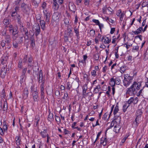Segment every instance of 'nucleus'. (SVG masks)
<instances>
[{
	"instance_id": "obj_8",
	"label": "nucleus",
	"mask_w": 148,
	"mask_h": 148,
	"mask_svg": "<svg viewBox=\"0 0 148 148\" xmlns=\"http://www.w3.org/2000/svg\"><path fill=\"white\" fill-rule=\"evenodd\" d=\"M141 86V83L137 81H134L133 82L131 86L133 88L135 89L136 91L140 89Z\"/></svg>"
},
{
	"instance_id": "obj_15",
	"label": "nucleus",
	"mask_w": 148,
	"mask_h": 148,
	"mask_svg": "<svg viewBox=\"0 0 148 148\" xmlns=\"http://www.w3.org/2000/svg\"><path fill=\"white\" fill-rule=\"evenodd\" d=\"M32 93L34 101H38V96L37 91H34V92H32Z\"/></svg>"
},
{
	"instance_id": "obj_50",
	"label": "nucleus",
	"mask_w": 148,
	"mask_h": 148,
	"mask_svg": "<svg viewBox=\"0 0 148 148\" xmlns=\"http://www.w3.org/2000/svg\"><path fill=\"white\" fill-rule=\"evenodd\" d=\"M71 83L70 82H68L66 84V88L68 90H70L71 89Z\"/></svg>"
},
{
	"instance_id": "obj_57",
	"label": "nucleus",
	"mask_w": 148,
	"mask_h": 148,
	"mask_svg": "<svg viewBox=\"0 0 148 148\" xmlns=\"http://www.w3.org/2000/svg\"><path fill=\"white\" fill-rule=\"evenodd\" d=\"M92 21L95 23L96 25H98L99 24L100 22L98 20L93 19L92 20Z\"/></svg>"
},
{
	"instance_id": "obj_32",
	"label": "nucleus",
	"mask_w": 148,
	"mask_h": 148,
	"mask_svg": "<svg viewBox=\"0 0 148 148\" xmlns=\"http://www.w3.org/2000/svg\"><path fill=\"white\" fill-rule=\"evenodd\" d=\"M101 86L100 85H98L96 86L94 90V92L95 93H97L101 89Z\"/></svg>"
},
{
	"instance_id": "obj_3",
	"label": "nucleus",
	"mask_w": 148,
	"mask_h": 148,
	"mask_svg": "<svg viewBox=\"0 0 148 148\" xmlns=\"http://www.w3.org/2000/svg\"><path fill=\"white\" fill-rule=\"evenodd\" d=\"M21 8L23 12L26 14L29 13L31 9L29 4H26L24 2H23L21 3Z\"/></svg>"
},
{
	"instance_id": "obj_24",
	"label": "nucleus",
	"mask_w": 148,
	"mask_h": 148,
	"mask_svg": "<svg viewBox=\"0 0 148 148\" xmlns=\"http://www.w3.org/2000/svg\"><path fill=\"white\" fill-rule=\"evenodd\" d=\"M44 84H41L40 86L41 95L42 98L44 97Z\"/></svg>"
},
{
	"instance_id": "obj_10",
	"label": "nucleus",
	"mask_w": 148,
	"mask_h": 148,
	"mask_svg": "<svg viewBox=\"0 0 148 148\" xmlns=\"http://www.w3.org/2000/svg\"><path fill=\"white\" fill-rule=\"evenodd\" d=\"M7 71V68L6 66H3L2 67L1 72V77L2 78H4L6 75Z\"/></svg>"
},
{
	"instance_id": "obj_31",
	"label": "nucleus",
	"mask_w": 148,
	"mask_h": 148,
	"mask_svg": "<svg viewBox=\"0 0 148 148\" xmlns=\"http://www.w3.org/2000/svg\"><path fill=\"white\" fill-rule=\"evenodd\" d=\"M79 27H77V26H75L73 28V29L74 31V32L76 34V36L77 38L79 36Z\"/></svg>"
},
{
	"instance_id": "obj_35",
	"label": "nucleus",
	"mask_w": 148,
	"mask_h": 148,
	"mask_svg": "<svg viewBox=\"0 0 148 148\" xmlns=\"http://www.w3.org/2000/svg\"><path fill=\"white\" fill-rule=\"evenodd\" d=\"M40 24L41 26V28L43 30H44L45 28V21L43 20H40Z\"/></svg>"
},
{
	"instance_id": "obj_64",
	"label": "nucleus",
	"mask_w": 148,
	"mask_h": 148,
	"mask_svg": "<svg viewBox=\"0 0 148 148\" xmlns=\"http://www.w3.org/2000/svg\"><path fill=\"white\" fill-rule=\"evenodd\" d=\"M7 125L5 124L3 126V130L4 132H5L7 130Z\"/></svg>"
},
{
	"instance_id": "obj_33",
	"label": "nucleus",
	"mask_w": 148,
	"mask_h": 148,
	"mask_svg": "<svg viewBox=\"0 0 148 148\" xmlns=\"http://www.w3.org/2000/svg\"><path fill=\"white\" fill-rule=\"evenodd\" d=\"M120 128V125H116L114 129V131L116 133H118L119 132Z\"/></svg>"
},
{
	"instance_id": "obj_52",
	"label": "nucleus",
	"mask_w": 148,
	"mask_h": 148,
	"mask_svg": "<svg viewBox=\"0 0 148 148\" xmlns=\"http://www.w3.org/2000/svg\"><path fill=\"white\" fill-rule=\"evenodd\" d=\"M69 19L66 18H65L64 19V23L65 24V25H68L69 24Z\"/></svg>"
},
{
	"instance_id": "obj_54",
	"label": "nucleus",
	"mask_w": 148,
	"mask_h": 148,
	"mask_svg": "<svg viewBox=\"0 0 148 148\" xmlns=\"http://www.w3.org/2000/svg\"><path fill=\"white\" fill-rule=\"evenodd\" d=\"M1 96V97H3V98H5V97L6 96V95L5 93V90L4 89H3V90H2Z\"/></svg>"
},
{
	"instance_id": "obj_62",
	"label": "nucleus",
	"mask_w": 148,
	"mask_h": 148,
	"mask_svg": "<svg viewBox=\"0 0 148 148\" xmlns=\"http://www.w3.org/2000/svg\"><path fill=\"white\" fill-rule=\"evenodd\" d=\"M139 118L136 117L135 119V122L136 126H138L139 123Z\"/></svg>"
},
{
	"instance_id": "obj_11",
	"label": "nucleus",
	"mask_w": 148,
	"mask_h": 148,
	"mask_svg": "<svg viewBox=\"0 0 148 148\" xmlns=\"http://www.w3.org/2000/svg\"><path fill=\"white\" fill-rule=\"evenodd\" d=\"M116 14L118 16L120 17V19L121 21H122L123 20V17L125 15L124 12H122V11L121 9H119L117 10Z\"/></svg>"
},
{
	"instance_id": "obj_41",
	"label": "nucleus",
	"mask_w": 148,
	"mask_h": 148,
	"mask_svg": "<svg viewBox=\"0 0 148 148\" xmlns=\"http://www.w3.org/2000/svg\"><path fill=\"white\" fill-rule=\"evenodd\" d=\"M44 18L46 22H48L49 21V13H47L44 14Z\"/></svg>"
},
{
	"instance_id": "obj_48",
	"label": "nucleus",
	"mask_w": 148,
	"mask_h": 148,
	"mask_svg": "<svg viewBox=\"0 0 148 148\" xmlns=\"http://www.w3.org/2000/svg\"><path fill=\"white\" fill-rule=\"evenodd\" d=\"M3 23L5 25H8L10 23L9 20L8 19H5L3 21Z\"/></svg>"
},
{
	"instance_id": "obj_2",
	"label": "nucleus",
	"mask_w": 148,
	"mask_h": 148,
	"mask_svg": "<svg viewBox=\"0 0 148 148\" xmlns=\"http://www.w3.org/2000/svg\"><path fill=\"white\" fill-rule=\"evenodd\" d=\"M133 78L127 74H124L123 80V85L126 87L129 86L132 81Z\"/></svg>"
},
{
	"instance_id": "obj_27",
	"label": "nucleus",
	"mask_w": 148,
	"mask_h": 148,
	"mask_svg": "<svg viewBox=\"0 0 148 148\" xmlns=\"http://www.w3.org/2000/svg\"><path fill=\"white\" fill-rule=\"evenodd\" d=\"M111 39L110 37H104L103 42L105 44H108L111 42Z\"/></svg>"
},
{
	"instance_id": "obj_23",
	"label": "nucleus",
	"mask_w": 148,
	"mask_h": 148,
	"mask_svg": "<svg viewBox=\"0 0 148 148\" xmlns=\"http://www.w3.org/2000/svg\"><path fill=\"white\" fill-rule=\"evenodd\" d=\"M40 1L41 0H32L31 2L32 3V5L35 7L37 8L38 7Z\"/></svg>"
},
{
	"instance_id": "obj_45",
	"label": "nucleus",
	"mask_w": 148,
	"mask_h": 148,
	"mask_svg": "<svg viewBox=\"0 0 148 148\" xmlns=\"http://www.w3.org/2000/svg\"><path fill=\"white\" fill-rule=\"evenodd\" d=\"M129 136V135L127 134H126L125 135L124 137L121 140V142L122 144L125 143L126 140L128 138Z\"/></svg>"
},
{
	"instance_id": "obj_19",
	"label": "nucleus",
	"mask_w": 148,
	"mask_h": 148,
	"mask_svg": "<svg viewBox=\"0 0 148 148\" xmlns=\"http://www.w3.org/2000/svg\"><path fill=\"white\" fill-rule=\"evenodd\" d=\"M108 143V140L105 137H102L101 139L100 143L103 146L106 145Z\"/></svg>"
},
{
	"instance_id": "obj_18",
	"label": "nucleus",
	"mask_w": 148,
	"mask_h": 148,
	"mask_svg": "<svg viewBox=\"0 0 148 148\" xmlns=\"http://www.w3.org/2000/svg\"><path fill=\"white\" fill-rule=\"evenodd\" d=\"M138 98L137 97H136L135 99V100H134V98L133 97H131L127 101V104L128 105H129L132 102H133L134 101V103H136L138 102V101L137 100Z\"/></svg>"
},
{
	"instance_id": "obj_12",
	"label": "nucleus",
	"mask_w": 148,
	"mask_h": 148,
	"mask_svg": "<svg viewBox=\"0 0 148 148\" xmlns=\"http://www.w3.org/2000/svg\"><path fill=\"white\" fill-rule=\"evenodd\" d=\"M60 16L58 12L54 13L52 16V20L56 22H58Z\"/></svg>"
},
{
	"instance_id": "obj_47",
	"label": "nucleus",
	"mask_w": 148,
	"mask_h": 148,
	"mask_svg": "<svg viewBox=\"0 0 148 148\" xmlns=\"http://www.w3.org/2000/svg\"><path fill=\"white\" fill-rule=\"evenodd\" d=\"M17 18V19L18 21V23L20 24L21 23V18L19 14H18L16 16Z\"/></svg>"
},
{
	"instance_id": "obj_17",
	"label": "nucleus",
	"mask_w": 148,
	"mask_h": 148,
	"mask_svg": "<svg viewBox=\"0 0 148 148\" xmlns=\"http://www.w3.org/2000/svg\"><path fill=\"white\" fill-rule=\"evenodd\" d=\"M39 83H42L41 84H45V79L43 77L42 73L41 71L39 73Z\"/></svg>"
},
{
	"instance_id": "obj_29",
	"label": "nucleus",
	"mask_w": 148,
	"mask_h": 148,
	"mask_svg": "<svg viewBox=\"0 0 148 148\" xmlns=\"http://www.w3.org/2000/svg\"><path fill=\"white\" fill-rule=\"evenodd\" d=\"M5 41L8 43H9L11 40L10 36L9 34H6L5 35Z\"/></svg>"
},
{
	"instance_id": "obj_14",
	"label": "nucleus",
	"mask_w": 148,
	"mask_h": 148,
	"mask_svg": "<svg viewBox=\"0 0 148 148\" xmlns=\"http://www.w3.org/2000/svg\"><path fill=\"white\" fill-rule=\"evenodd\" d=\"M29 92L28 89L27 88L24 89L23 94V98L24 99H27L28 97Z\"/></svg>"
},
{
	"instance_id": "obj_1",
	"label": "nucleus",
	"mask_w": 148,
	"mask_h": 148,
	"mask_svg": "<svg viewBox=\"0 0 148 148\" xmlns=\"http://www.w3.org/2000/svg\"><path fill=\"white\" fill-rule=\"evenodd\" d=\"M121 81L120 79L115 76H113L112 78L110 79V85L112 87V90L113 95H114L115 92V89L114 86L115 85V84L117 85L121 83Z\"/></svg>"
},
{
	"instance_id": "obj_46",
	"label": "nucleus",
	"mask_w": 148,
	"mask_h": 148,
	"mask_svg": "<svg viewBox=\"0 0 148 148\" xmlns=\"http://www.w3.org/2000/svg\"><path fill=\"white\" fill-rule=\"evenodd\" d=\"M18 66L20 68H22L23 67L22 60L21 59L19 61Z\"/></svg>"
},
{
	"instance_id": "obj_25",
	"label": "nucleus",
	"mask_w": 148,
	"mask_h": 148,
	"mask_svg": "<svg viewBox=\"0 0 148 148\" xmlns=\"http://www.w3.org/2000/svg\"><path fill=\"white\" fill-rule=\"evenodd\" d=\"M143 28L142 27H139L135 31H132V33L134 34H135L137 35L140 33L142 31Z\"/></svg>"
},
{
	"instance_id": "obj_56",
	"label": "nucleus",
	"mask_w": 148,
	"mask_h": 148,
	"mask_svg": "<svg viewBox=\"0 0 148 148\" xmlns=\"http://www.w3.org/2000/svg\"><path fill=\"white\" fill-rule=\"evenodd\" d=\"M91 74L92 76L95 77L96 75V71L95 70H92L91 71Z\"/></svg>"
},
{
	"instance_id": "obj_21",
	"label": "nucleus",
	"mask_w": 148,
	"mask_h": 148,
	"mask_svg": "<svg viewBox=\"0 0 148 148\" xmlns=\"http://www.w3.org/2000/svg\"><path fill=\"white\" fill-rule=\"evenodd\" d=\"M32 58L31 57H29L28 58L27 61V66L29 68H32L33 66V64L32 62Z\"/></svg>"
},
{
	"instance_id": "obj_34",
	"label": "nucleus",
	"mask_w": 148,
	"mask_h": 148,
	"mask_svg": "<svg viewBox=\"0 0 148 148\" xmlns=\"http://www.w3.org/2000/svg\"><path fill=\"white\" fill-rule=\"evenodd\" d=\"M143 113L142 110L140 109H139L137 110L136 113V117L140 118Z\"/></svg>"
},
{
	"instance_id": "obj_44",
	"label": "nucleus",
	"mask_w": 148,
	"mask_h": 148,
	"mask_svg": "<svg viewBox=\"0 0 148 148\" xmlns=\"http://www.w3.org/2000/svg\"><path fill=\"white\" fill-rule=\"evenodd\" d=\"M139 50V46L138 45L134 46L132 48V51L134 52L135 51H137Z\"/></svg>"
},
{
	"instance_id": "obj_60",
	"label": "nucleus",
	"mask_w": 148,
	"mask_h": 148,
	"mask_svg": "<svg viewBox=\"0 0 148 148\" xmlns=\"http://www.w3.org/2000/svg\"><path fill=\"white\" fill-rule=\"evenodd\" d=\"M46 3L45 2H43L42 4V9H45L46 8Z\"/></svg>"
},
{
	"instance_id": "obj_59",
	"label": "nucleus",
	"mask_w": 148,
	"mask_h": 148,
	"mask_svg": "<svg viewBox=\"0 0 148 148\" xmlns=\"http://www.w3.org/2000/svg\"><path fill=\"white\" fill-rule=\"evenodd\" d=\"M69 98L68 95L67 93L66 92V93H64V96L62 97L63 99H66Z\"/></svg>"
},
{
	"instance_id": "obj_16",
	"label": "nucleus",
	"mask_w": 148,
	"mask_h": 148,
	"mask_svg": "<svg viewBox=\"0 0 148 148\" xmlns=\"http://www.w3.org/2000/svg\"><path fill=\"white\" fill-rule=\"evenodd\" d=\"M52 3V7L55 10H58L59 8V5L58 3L57 0H53Z\"/></svg>"
},
{
	"instance_id": "obj_13",
	"label": "nucleus",
	"mask_w": 148,
	"mask_h": 148,
	"mask_svg": "<svg viewBox=\"0 0 148 148\" xmlns=\"http://www.w3.org/2000/svg\"><path fill=\"white\" fill-rule=\"evenodd\" d=\"M20 8L18 6H16L14 9L11 12V15L12 17L16 16L18 14L17 12L19 10Z\"/></svg>"
},
{
	"instance_id": "obj_37",
	"label": "nucleus",
	"mask_w": 148,
	"mask_h": 148,
	"mask_svg": "<svg viewBox=\"0 0 148 148\" xmlns=\"http://www.w3.org/2000/svg\"><path fill=\"white\" fill-rule=\"evenodd\" d=\"M15 140L17 146L21 144V140L20 139V136H16L15 137Z\"/></svg>"
},
{
	"instance_id": "obj_4",
	"label": "nucleus",
	"mask_w": 148,
	"mask_h": 148,
	"mask_svg": "<svg viewBox=\"0 0 148 148\" xmlns=\"http://www.w3.org/2000/svg\"><path fill=\"white\" fill-rule=\"evenodd\" d=\"M8 27L9 31L10 32L12 33V36L18 35V28L17 26L14 27L12 25H10Z\"/></svg>"
},
{
	"instance_id": "obj_36",
	"label": "nucleus",
	"mask_w": 148,
	"mask_h": 148,
	"mask_svg": "<svg viewBox=\"0 0 148 148\" xmlns=\"http://www.w3.org/2000/svg\"><path fill=\"white\" fill-rule=\"evenodd\" d=\"M20 30L21 32L22 33L24 32L27 29V28H25L23 24H20Z\"/></svg>"
},
{
	"instance_id": "obj_39",
	"label": "nucleus",
	"mask_w": 148,
	"mask_h": 148,
	"mask_svg": "<svg viewBox=\"0 0 148 148\" xmlns=\"http://www.w3.org/2000/svg\"><path fill=\"white\" fill-rule=\"evenodd\" d=\"M48 120L50 122L53 120V114L51 113H49L48 115Z\"/></svg>"
},
{
	"instance_id": "obj_53",
	"label": "nucleus",
	"mask_w": 148,
	"mask_h": 148,
	"mask_svg": "<svg viewBox=\"0 0 148 148\" xmlns=\"http://www.w3.org/2000/svg\"><path fill=\"white\" fill-rule=\"evenodd\" d=\"M114 121L113 120L111 121L110 126L108 127V129H110L112 128L114 125Z\"/></svg>"
},
{
	"instance_id": "obj_22",
	"label": "nucleus",
	"mask_w": 148,
	"mask_h": 148,
	"mask_svg": "<svg viewBox=\"0 0 148 148\" xmlns=\"http://www.w3.org/2000/svg\"><path fill=\"white\" fill-rule=\"evenodd\" d=\"M83 91L82 93L84 95L86 96V92L87 90L88 89V84H85L84 86L82 87Z\"/></svg>"
},
{
	"instance_id": "obj_28",
	"label": "nucleus",
	"mask_w": 148,
	"mask_h": 148,
	"mask_svg": "<svg viewBox=\"0 0 148 148\" xmlns=\"http://www.w3.org/2000/svg\"><path fill=\"white\" fill-rule=\"evenodd\" d=\"M118 105V103H117L114 107L113 111V114L115 116L116 115V114L118 112L119 110V107Z\"/></svg>"
},
{
	"instance_id": "obj_20",
	"label": "nucleus",
	"mask_w": 148,
	"mask_h": 148,
	"mask_svg": "<svg viewBox=\"0 0 148 148\" xmlns=\"http://www.w3.org/2000/svg\"><path fill=\"white\" fill-rule=\"evenodd\" d=\"M69 8L71 11L74 12L75 11V6L74 4L73 3H69Z\"/></svg>"
},
{
	"instance_id": "obj_51",
	"label": "nucleus",
	"mask_w": 148,
	"mask_h": 148,
	"mask_svg": "<svg viewBox=\"0 0 148 148\" xmlns=\"http://www.w3.org/2000/svg\"><path fill=\"white\" fill-rule=\"evenodd\" d=\"M55 120L58 123V124H60L61 122L60 119L58 116H55Z\"/></svg>"
},
{
	"instance_id": "obj_63",
	"label": "nucleus",
	"mask_w": 148,
	"mask_h": 148,
	"mask_svg": "<svg viewBox=\"0 0 148 148\" xmlns=\"http://www.w3.org/2000/svg\"><path fill=\"white\" fill-rule=\"evenodd\" d=\"M98 25L99 26V28L100 29V31L101 32H102L101 29L104 27L103 25V24H100V23H99V24Z\"/></svg>"
},
{
	"instance_id": "obj_43",
	"label": "nucleus",
	"mask_w": 148,
	"mask_h": 148,
	"mask_svg": "<svg viewBox=\"0 0 148 148\" xmlns=\"http://www.w3.org/2000/svg\"><path fill=\"white\" fill-rule=\"evenodd\" d=\"M30 88L31 91L32 92H34V91H37L36 87L35 88V86L34 85H33L32 86H31Z\"/></svg>"
},
{
	"instance_id": "obj_40",
	"label": "nucleus",
	"mask_w": 148,
	"mask_h": 148,
	"mask_svg": "<svg viewBox=\"0 0 148 148\" xmlns=\"http://www.w3.org/2000/svg\"><path fill=\"white\" fill-rule=\"evenodd\" d=\"M114 120V121L115 122L116 125H120L121 121L120 117H118Z\"/></svg>"
},
{
	"instance_id": "obj_49",
	"label": "nucleus",
	"mask_w": 148,
	"mask_h": 148,
	"mask_svg": "<svg viewBox=\"0 0 148 148\" xmlns=\"http://www.w3.org/2000/svg\"><path fill=\"white\" fill-rule=\"evenodd\" d=\"M93 58L95 60H98L99 58V54L98 53L95 54Z\"/></svg>"
},
{
	"instance_id": "obj_61",
	"label": "nucleus",
	"mask_w": 148,
	"mask_h": 148,
	"mask_svg": "<svg viewBox=\"0 0 148 148\" xmlns=\"http://www.w3.org/2000/svg\"><path fill=\"white\" fill-rule=\"evenodd\" d=\"M101 133V132H100L98 133L97 135L96 138L95 139V141L94 142V143H93L94 144L95 143V142L97 141V139L99 138V137L100 136V135Z\"/></svg>"
},
{
	"instance_id": "obj_30",
	"label": "nucleus",
	"mask_w": 148,
	"mask_h": 148,
	"mask_svg": "<svg viewBox=\"0 0 148 148\" xmlns=\"http://www.w3.org/2000/svg\"><path fill=\"white\" fill-rule=\"evenodd\" d=\"M18 35V37L17 38L18 42L19 44H21L23 42V35H22L21 36L19 35Z\"/></svg>"
},
{
	"instance_id": "obj_42",
	"label": "nucleus",
	"mask_w": 148,
	"mask_h": 148,
	"mask_svg": "<svg viewBox=\"0 0 148 148\" xmlns=\"http://www.w3.org/2000/svg\"><path fill=\"white\" fill-rule=\"evenodd\" d=\"M130 105H128L127 103H125L123 106V110L124 112H125L127 110V109L129 106Z\"/></svg>"
},
{
	"instance_id": "obj_38",
	"label": "nucleus",
	"mask_w": 148,
	"mask_h": 148,
	"mask_svg": "<svg viewBox=\"0 0 148 148\" xmlns=\"http://www.w3.org/2000/svg\"><path fill=\"white\" fill-rule=\"evenodd\" d=\"M126 66L125 65L121 66L120 68V71L121 73H123L126 70Z\"/></svg>"
},
{
	"instance_id": "obj_7",
	"label": "nucleus",
	"mask_w": 148,
	"mask_h": 148,
	"mask_svg": "<svg viewBox=\"0 0 148 148\" xmlns=\"http://www.w3.org/2000/svg\"><path fill=\"white\" fill-rule=\"evenodd\" d=\"M72 28L71 27H68L67 31L66 32H65V35L66 36H64L65 38L67 40H68V37H71L73 35V33H72Z\"/></svg>"
},
{
	"instance_id": "obj_55",
	"label": "nucleus",
	"mask_w": 148,
	"mask_h": 148,
	"mask_svg": "<svg viewBox=\"0 0 148 148\" xmlns=\"http://www.w3.org/2000/svg\"><path fill=\"white\" fill-rule=\"evenodd\" d=\"M27 55H25L23 59V62L24 63H26L27 62Z\"/></svg>"
},
{
	"instance_id": "obj_58",
	"label": "nucleus",
	"mask_w": 148,
	"mask_h": 148,
	"mask_svg": "<svg viewBox=\"0 0 148 148\" xmlns=\"http://www.w3.org/2000/svg\"><path fill=\"white\" fill-rule=\"evenodd\" d=\"M90 33L91 36H93L95 34V31L93 29L91 30L90 31Z\"/></svg>"
},
{
	"instance_id": "obj_6",
	"label": "nucleus",
	"mask_w": 148,
	"mask_h": 148,
	"mask_svg": "<svg viewBox=\"0 0 148 148\" xmlns=\"http://www.w3.org/2000/svg\"><path fill=\"white\" fill-rule=\"evenodd\" d=\"M136 92L137 91L135 89L131 86L130 88L127 89L126 93L127 95L133 96L135 95Z\"/></svg>"
},
{
	"instance_id": "obj_9",
	"label": "nucleus",
	"mask_w": 148,
	"mask_h": 148,
	"mask_svg": "<svg viewBox=\"0 0 148 148\" xmlns=\"http://www.w3.org/2000/svg\"><path fill=\"white\" fill-rule=\"evenodd\" d=\"M18 36V35H17L16 36H12L13 45V47L16 48H18V44H19L18 42V40L17 39V38Z\"/></svg>"
},
{
	"instance_id": "obj_5",
	"label": "nucleus",
	"mask_w": 148,
	"mask_h": 148,
	"mask_svg": "<svg viewBox=\"0 0 148 148\" xmlns=\"http://www.w3.org/2000/svg\"><path fill=\"white\" fill-rule=\"evenodd\" d=\"M40 27L39 24H35L33 26L32 30L35 33L36 37L39 34L40 32Z\"/></svg>"
},
{
	"instance_id": "obj_26",
	"label": "nucleus",
	"mask_w": 148,
	"mask_h": 148,
	"mask_svg": "<svg viewBox=\"0 0 148 148\" xmlns=\"http://www.w3.org/2000/svg\"><path fill=\"white\" fill-rule=\"evenodd\" d=\"M40 135L42 138H45L48 134L47 133L46 130H44L43 131L41 132L40 133Z\"/></svg>"
}]
</instances>
